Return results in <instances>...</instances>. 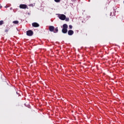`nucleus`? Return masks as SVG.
I'll use <instances>...</instances> for the list:
<instances>
[{
    "label": "nucleus",
    "mask_w": 124,
    "mask_h": 124,
    "mask_svg": "<svg viewBox=\"0 0 124 124\" xmlns=\"http://www.w3.org/2000/svg\"><path fill=\"white\" fill-rule=\"evenodd\" d=\"M5 7V8H7V7H8V6H6Z\"/></svg>",
    "instance_id": "17"
},
{
    "label": "nucleus",
    "mask_w": 124,
    "mask_h": 124,
    "mask_svg": "<svg viewBox=\"0 0 124 124\" xmlns=\"http://www.w3.org/2000/svg\"><path fill=\"white\" fill-rule=\"evenodd\" d=\"M5 32H7V31H8V30H5Z\"/></svg>",
    "instance_id": "15"
},
{
    "label": "nucleus",
    "mask_w": 124,
    "mask_h": 124,
    "mask_svg": "<svg viewBox=\"0 0 124 124\" xmlns=\"http://www.w3.org/2000/svg\"><path fill=\"white\" fill-rule=\"evenodd\" d=\"M3 24V21L1 20L0 21V26H1Z\"/></svg>",
    "instance_id": "10"
},
{
    "label": "nucleus",
    "mask_w": 124,
    "mask_h": 124,
    "mask_svg": "<svg viewBox=\"0 0 124 124\" xmlns=\"http://www.w3.org/2000/svg\"><path fill=\"white\" fill-rule=\"evenodd\" d=\"M65 20L66 22H68L69 21V18H66Z\"/></svg>",
    "instance_id": "11"
},
{
    "label": "nucleus",
    "mask_w": 124,
    "mask_h": 124,
    "mask_svg": "<svg viewBox=\"0 0 124 124\" xmlns=\"http://www.w3.org/2000/svg\"><path fill=\"white\" fill-rule=\"evenodd\" d=\"M68 28V26L66 24H64L63 25V29H62V32L63 33H66L67 32V28Z\"/></svg>",
    "instance_id": "1"
},
{
    "label": "nucleus",
    "mask_w": 124,
    "mask_h": 124,
    "mask_svg": "<svg viewBox=\"0 0 124 124\" xmlns=\"http://www.w3.org/2000/svg\"><path fill=\"white\" fill-rule=\"evenodd\" d=\"M58 17L59 19H60V20H62V21H64V20H65L66 18V16H65V15L63 14L59 15Z\"/></svg>",
    "instance_id": "2"
},
{
    "label": "nucleus",
    "mask_w": 124,
    "mask_h": 124,
    "mask_svg": "<svg viewBox=\"0 0 124 124\" xmlns=\"http://www.w3.org/2000/svg\"><path fill=\"white\" fill-rule=\"evenodd\" d=\"M74 33V31L72 30H69L68 31V35H72Z\"/></svg>",
    "instance_id": "7"
},
{
    "label": "nucleus",
    "mask_w": 124,
    "mask_h": 124,
    "mask_svg": "<svg viewBox=\"0 0 124 124\" xmlns=\"http://www.w3.org/2000/svg\"><path fill=\"white\" fill-rule=\"evenodd\" d=\"M55 29V27L52 26H49V30L50 31H54V30Z\"/></svg>",
    "instance_id": "6"
},
{
    "label": "nucleus",
    "mask_w": 124,
    "mask_h": 124,
    "mask_svg": "<svg viewBox=\"0 0 124 124\" xmlns=\"http://www.w3.org/2000/svg\"><path fill=\"white\" fill-rule=\"evenodd\" d=\"M58 31H59V30L58 29V27H57L56 28L54 29L53 32H54V33H57V32H58Z\"/></svg>",
    "instance_id": "8"
},
{
    "label": "nucleus",
    "mask_w": 124,
    "mask_h": 124,
    "mask_svg": "<svg viewBox=\"0 0 124 124\" xmlns=\"http://www.w3.org/2000/svg\"><path fill=\"white\" fill-rule=\"evenodd\" d=\"M55 2H60L61 1V0H54Z\"/></svg>",
    "instance_id": "12"
},
{
    "label": "nucleus",
    "mask_w": 124,
    "mask_h": 124,
    "mask_svg": "<svg viewBox=\"0 0 124 124\" xmlns=\"http://www.w3.org/2000/svg\"><path fill=\"white\" fill-rule=\"evenodd\" d=\"M26 34L28 36H32L33 35V32L31 30L27 31Z\"/></svg>",
    "instance_id": "3"
},
{
    "label": "nucleus",
    "mask_w": 124,
    "mask_h": 124,
    "mask_svg": "<svg viewBox=\"0 0 124 124\" xmlns=\"http://www.w3.org/2000/svg\"><path fill=\"white\" fill-rule=\"evenodd\" d=\"M32 27H34V28H38V27H39V24L36 22H34L32 23Z\"/></svg>",
    "instance_id": "5"
},
{
    "label": "nucleus",
    "mask_w": 124,
    "mask_h": 124,
    "mask_svg": "<svg viewBox=\"0 0 124 124\" xmlns=\"http://www.w3.org/2000/svg\"><path fill=\"white\" fill-rule=\"evenodd\" d=\"M10 10H12L13 8H10Z\"/></svg>",
    "instance_id": "16"
},
{
    "label": "nucleus",
    "mask_w": 124,
    "mask_h": 124,
    "mask_svg": "<svg viewBox=\"0 0 124 124\" xmlns=\"http://www.w3.org/2000/svg\"><path fill=\"white\" fill-rule=\"evenodd\" d=\"M19 8H20L21 9H26L29 8H28V5H27L26 4H21L19 5Z\"/></svg>",
    "instance_id": "4"
},
{
    "label": "nucleus",
    "mask_w": 124,
    "mask_h": 124,
    "mask_svg": "<svg viewBox=\"0 0 124 124\" xmlns=\"http://www.w3.org/2000/svg\"><path fill=\"white\" fill-rule=\"evenodd\" d=\"M69 28L71 30V29H72V25H69Z\"/></svg>",
    "instance_id": "14"
},
{
    "label": "nucleus",
    "mask_w": 124,
    "mask_h": 124,
    "mask_svg": "<svg viewBox=\"0 0 124 124\" xmlns=\"http://www.w3.org/2000/svg\"><path fill=\"white\" fill-rule=\"evenodd\" d=\"M29 6H31V7H33V6H34V5H33V4H30L29 5Z\"/></svg>",
    "instance_id": "13"
},
{
    "label": "nucleus",
    "mask_w": 124,
    "mask_h": 124,
    "mask_svg": "<svg viewBox=\"0 0 124 124\" xmlns=\"http://www.w3.org/2000/svg\"><path fill=\"white\" fill-rule=\"evenodd\" d=\"M13 24H19V21L18 20H16L13 22Z\"/></svg>",
    "instance_id": "9"
}]
</instances>
